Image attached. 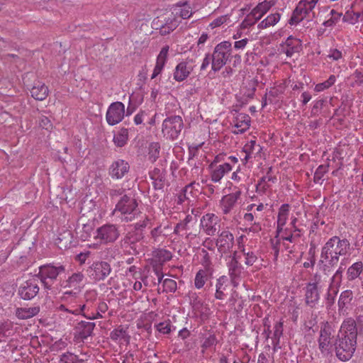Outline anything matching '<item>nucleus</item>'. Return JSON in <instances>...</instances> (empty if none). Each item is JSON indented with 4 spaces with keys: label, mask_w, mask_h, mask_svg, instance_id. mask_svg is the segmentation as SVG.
<instances>
[{
    "label": "nucleus",
    "mask_w": 363,
    "mask_h": 363,
    "mask_svg": "<svg viewBox=\"0 0 363 363\" xmlns=\"http://www.w3.org/2000/svg\"><path fill=\"white\" fill-rule=\"evenodd\" d=\"M84 284V276L81 272L72 274L61 283L62 292L60 299L63 303L56 306L58 313L78 315L84 311L86 305L77 307V302Z\"/></svg>",
    "instance_id": "1"
},
{
    "label": "nucleus",
    "mask_w": 363,
    "mask_h": 363,
    "mask_svg": "<svg viewBox=\"0 0 363 363\" xmlns=\"http://www.w3.org/2000/svg\"><path fill=\"white\" fill-rule=\"evenodd\" d=\"M357 333L354 320L350 318L342 323L335 347L337 357L340 360L347 361L352 357L356 348Z\"/></svg>",
    "instance_id": "2"
},
{
    "label": "nucleus",
    "mask_w": 363,
    "mask_h": 363,
    "mask_svg": "<svg viewBox=\"0 0 363 363\" xmlns=\"http://www.w3.org/2000/svg\"><path fill=\"white\" fill-rule=\"evenodd\" d=\"M350 244L346 240H341L337 236L330 238L322 248L321 261L333 265L339 260V257L345 255Z\"/></svg>",
    "instance_id": "3"
},
{
    "label": "nucleus",
    "mask_w": 363,
    "mask_h": 363,
    "mask_svg": "<svg viewBox=\"0 0 363 363\" xmlns=\"http://www.w3.org/2000/svg\"><path fill=\"white\" fill-rule=\"evenodd\" d=\"M114 213L122 220H133L139 213L136 200L133 197L123 196L117 203Z\"/></svg>",
    "instance_id": "4"
},
{
    "label": "nucleus",
    "mask_w": 363,
    "mask_h": 363,
    "mask_svg": "<svg viewBox=\"0 0 363 363\" xmlns=\"http://www.w3.org/2000/svg\"><path fill=\"white\" fill-rule=\"evenodd\" d=\"M173 19H169L166 23L161 28L160 32L162 35L169 33L174 30L179 24L181 19L190 18L193 14V11L189 4L186 2L177 4L172 9Z\"/></svg>",
    "instance_id": "5"
},
{
    "label": "nucleus",
    "mask_w": 363,
    "mask_h": 363,
    "mask_svg": "<svg viewBox=\"0 0 363 363\" xmlns=\"http://www.w3.org/2000/svg\"><path fill=\"white\" fill-rule=\"evenodd\" d=\"M323 286L321 277L318 274H315L313 278L306 284L303 288L304 298L308 306L313 308L318 303Z\"/></svg>",
    "instance_id": "6"
},
{
    "label": "nucleus",
    "mask_w": 363,
    "mask_h": 363,
    "mask_svg": "<svg viewBox=\"0 0 363 363\" xmlns=\"http://www.w3.org/2000/svg\"><path fill=\"white\" fill-rule=\"evenodd\" d=\"M319 0H301L289 20L291 25H296L303 19L311 20L315 16L314 9Z\"/></svg>",
    "instance_id": "7"
},
{
    "label": "nucleus",
    "mask_w": 363,
    "mask_h": 363,
    "mask_svg": "<svg viewBox=\"0 0 363 363\" xmlns=\"http://www.w3.org/2000/svg\"><path fill=\"white\" fill-rule=\"evenodd\" d=\"M232 51V44L229 41H223L214 48L211 55V69L219 71L228 62Z\"/></svg>",
    "instance_id": "8"
},
{
    "label": "nucleus",
    "mask_w": 363,
    "mask_h": 363,
    "mask_svg": "<svg viewBox=\"0 0 363 363\" xmlns=\"http://www.w3.org/2000/svg\"><path fill=\"white\" fill-rule=\"evenodd\" d=\"M238 162V158L235 156H230L228 161L219 165L209 164L208 169L212 182H220L222 178L230 172L233 167Z\"/></svg>",
    "instance_id": "9"
},
{
    "label": "nucleus",
    "mask_w": 363,
    "mask_h": 363,
    "mask_svg": "<svg viewBox=\"0 0 363 363\" xmlns=\"http://www.w3.org/2000/svg\"><path fill=\"white\" fill-rule=\"evenodd\" d=\"M183 128V121L179 116H171L164 120L162 132L164 137L175 140Z\"/></svg>",
    "instance_id": "10"
},
{
    "label": "nucleus",
    "mask_w": 363,
    "mask_h": 363,
    "mask_svg": "<svg viewBox=\"0 0 363 363\" xmlns=\"http://www.w3.org/2000/svg\"><path fill=\"white\" fill-rule=\"evenodd\" d=\"M119 232L117 227L113 224H106L98 228L94 233V239L97 244H108L117 240Z\"/></svg>",
    "instance_id": "11"
},
{
    "label": "nucleus",
    "mask_w": 363,
    "mask_h": 363,
    "mask_svg": "<svg viewBox=\"0 0 363 363\" xmlns=\"http://www.w3.org/2000/svg\"><path fill=\"white\" fill-rule=\"evenodd\" d=\"M274 5V1L272 0H264L259 2L252 11L247 15L243 23L247 26H252L255 24L262 16L266 14L269 9Z\"/></svg>",
    "instance_id": "12"
},
{
    "label": "nucleus",
    "mask_w": 363,
    "mask_h": 363,
    "mask_svg": "<svg viewBox=\"0 0 363 363\" xmlns=\"http://www.w3.org/2000/svg\"><path fill=\"white\" fill-rule=\"evenodd\" d=\"M64 270L65 268L62 266H43L40 267L38 275L36 277L40 279L45 288L50 289L53 280Z\"/></svg>",
    "instance_id": "13"
},
{
    "label": "nucleus",
    "mask_w": 363,
    "mask_h": 363,
    "mask_svg": "<svg viewBox=\"0 0 363 363\" xmlns=\"http://www.w3.org/2000/svg\"><path fill=\"white\" fill-rule=\"evenodd\" d=\"M125 116V105L120 101L111 104L108 106L106 119L108 125H114L119 123Z\"/></svg>",
    "instance_id": "14"
},
{
    "label": "nucleus",
    "mask_w": 363,
    "mask_h": 363,
    "mask_svg": "<svg viewBox=\"0 0 363 363\" xmlns=\"http://www.w3.org/2000/svg\"><path fill=\"white\" fill-rule=\"evenodd\" d=\"M227 267L231 281L234 286H237L245 272L242 266L238 262L236 252H234L233 255L230 257V260L227 262Z\"/></svg>",
    "instance_id": "15"
},
{
    "label": "nucleus",
    "mask_w": 363,
    "mask_h": 363,
    "mask_svg": "<svg viewBox=\"0 0 363 363\" xmlns=\"http://www.w3.org/2000/svg\"><path fill=\"white\" fill-rule=\"evenodd\" d=\"M196 67L195 61L192 58H186L180 62L175 67L173 77L177 82L186 79Z\"/></svg>",
    "instance_id": "16"
},
{
    "label": "nucleus",
    "mask_w": 363,
    "mask_h": 363,
    "mask_svg": "<svg viewBox=\"0 0 363 363\" xmlns=\"http://www.w3.org/2000/svg\"><path fill=\"white\" fill-rule=\"evenodd\" d=\"M241 194V191L238 189L233 193L225 195L221 198L219 201V208L223 214L228 215L232 212L235 207Z\"/></svg>",
    "instance_id": "17"
},
{
    "label": "nucleus",
    "mask_w": 363,
    "mask_h": 363,
    "mask_svg": "<svg viewBox=\"0 0 363 363\" xmlns=\"http://www.w3.org/2000/svg\"><path fill=\"white\" fill-rule=\"evenodd\" d=\"M345 21L354 24L363 20V0H355L343 17Z\"/></svg>",
    "instance_id": "18"
},
{
    "label": "nucleus",
    "mask_w": 363,
    "mask_h": 363,
    "mask_svg": "<svg viewBox=\"0 0 363 363\" xmlns=\"http://www.w3.org/2000/svg\"><path fill=\"white\" fill-rule=\"evenodd\" d=\"M38 278L33 277L21 284L18 293L21 297L25 300L34 298L39 291L38 285Z\"/></svg>",
    "instance_id": "19"
},
{
    "label": "nucleus",
    "mask_w": 363,
    "mask_h": 363,
    "mask_svg": "<svg viewBox=\"0 0 363 363\" xmlns=\"http://www.w3.org/2000/svg\"><path fill=\"white\" fill-rule=\"evenodd\" d=\"M111 267L106 262H96L89 268L90 277L96 281L104 279L111 272Z\"/></svg>",
    "instance_id": "20"
},
{
    "label": "nucleus",
    "mask_w": 363,
    "mask_h": 363,
    "mask_svg": "<svg viewBox=\"0 0 363 363\" xmlns=\"http://www.w3.org/2000/svg\"><path fill=\"white\" fill-rule=\"evenodd\" d=\"M281 52L286 54V57H291L295 54L301 52L302 50V42L299 38L290 35L281 44Z\"/></svg>",
    "instance_id": "21"
},
{
    "label": "nucleus",
    "mask_w": 363,
    "mask_h": 363,
    "mask_svg": "<svg viewBox=\"0 0 363 363\" xmlns=\"http://www.w3.org/2000/svg\"><path fill=\"white\" fill-rule=\"evenodd\" d=\"M234 238L233 234L228 231H223L218 236L216 242V246L218 252L221 255L229 252L233 247Z\"/></svg>",
    "instance_id": "22"
},
{
    "label": "nucleus",
    "mask_w": 363,
    "mask_h": 363,
    "mask_svg": "<svg viewBox=\"0 0 363 363\" xmlns=\"http://www.w3.org/2000/svg\"><path fill=\"white\" fill-rule=\"evenodd\" d=\"M130 166L127 161L118 159L112 162L109 167V174L115 179H122L129 171Z\"/></svg>",
    "instance_id": "23"
},
{
    "label": "nucleus",
    "mask_w": 363,
    "mask_h": 363,
    "mask_svg": "<svg viewBox=\"0 0 363 363\" xmlns=\"http://www.w3.org/2000/svg\"><path fill=\"white\" fill-rule=\"evenodd\" d=\"M333 342L330 329L328 327L322 328L318 339V347L321 352L324 354H329L333 349Z\"/></svg>",
    "instance_id": "24"
},
{
    "label": "nucleus",
    "mask_w": 363,
    "mask_h": 363,
    "mask_svg": "<svg viewBox=\"0 0 363 363\" xmlns=\"http://www.w3.org/2000/svg\"><path fill=\"white\" fill-rule=\"evenodd\" d=\"M219 219L213 213H207L201 219V226L208 235H213L218 229Z\"/></svg>",
    "instance_id": "25"
},
{
    "label": "nucleus",
    "mask_w": 363,
    "mask_h": 363,
    "mask_svg": "<svg viewBox=\"0 0 363 363\" xmlns=\"http://www.w3.org/2000/svg\"><path fill=\"white\" fill-rule=\"evenodd\" d=\"M233 130L235 134H241L249 129L250 118L245 113H238L233 121Z\"/></svg>",
    "instance_id": "26"
},
{
    "label": "nucleus",
    "mask_w": 363,
    "mask_h": 363,
    "mask_svg": "<svg viewBox=\"0 0 363 363\" xmlns=\"http://www.w3.org/2000/svg\"><path fill=\"white\" fill-rule=\"evenodd\" d=\"M291 207L287 203L282 204L278 211L277 214V233H281L286 228L285 225L289 220Z\"/></svg>",
    "instance_id": "27"
},
{
    "label": "nucleus",
    "mask_w": 363,
    "mask_h": 363,
    "mask_svg": "<svg viewBox=\"0 0 363 363\" xmlns=\"http://www.w3.org/2000/svg\"><path fill=\"white\" fill-rule=\"evenodd\" d=\"M112 340L118 343L128 344L130 341V336L128 334L126 329L122 326H119L114 329L110 334Z\"/></svg>",
    "instance_id": "28"
},
{
    "label": "nucleus",
    "mask_w": 363,
    "mask_h": 363,
    "mask_svg": "<svg viewBox=\"0 0 363 363\" xmlns=\"http://www.w3.org/2000/svg\"><path fill=\"white\" fill-rule=\"evenodd\" d=\"M48 88L40 82H37L30 90L31 96L36 100L43 101L48 94Z\"/></svg>",
    "instance_id": "29"
},
{
    "label": "nucleus",
    "mask_w": 363,
    "mask_h": 363,
    "mask_svg": "<svg viewBox=\"0 0 363 363\" xmlns=\"http://www.w3.org/2000/svg\"><path fill=\"white\" fill-rule=\"evenodd\" d=\"M228 284V279L225 276H222L217 279L215 293V297L217 299L223 300L225 298L226 295L225 291L226 290Z\"/></svg>",
    "instance_id": "30"
},
{
    "label": "nucleus",
    "mask_w": 363,
    "mask_h": 363,
    "mask_svg": "<svg viewBox=\"0 0 363 363\" xmlns=\"http://www.w3.org/2000/svg\"><path fill=\"white\" fill-rule=\"evenodd\" d=\"M281 19V13L275 12L268 15L264 20L259 23L257 27L259 29H266L275 26Z\"/></svg>",
    "instance_id": "31"
},
{
    "label": "nucleus",
    "mask_w": 363,
    "mask_h": 363,
    "mask_svg": "<svg viewBox=\"0 0 363 363\" xmlns=\"http://www.w3.org/2000/svg\"><path fill=\"white\" fill-rule=\"evenodd\" d=\"M39 312V308L37 307H29V308H18L16 311V315L19 319H28Z\"/></svg>",
    "instance_id": "32"
},
{
    "label": "nucleus",
    "mask_w": 363,
    "mask_h": 363,
    "mask_svg": "<svg viewBox=\"0 0 363 363\" xmlns=\"http://www.w3.org/2000/svg\"><path fill=\"white\" fill-rule=\"evenodd\" d=\"M363 271V263L357 262L352 264L347 269V275L349 280L357 279Z\"/></svg>",
    "instance_id": "33"
},
{
    "label": "nucleus",
    "mask_w": 363,
    "mask_h": 363,
    "mask_svg": "<svg viewBox=\"0 0 363 363\" xmlns=\"http://www.w3.org/2000/svg\"><path fill=\"white\" fill-rule=\"evenodd\" d=\"M128 140V132L125 128L119 130L114 134L113 143L117 147L124 146Z\"/></svg>",
    "instance_id": "34"
},
{
    "label": "nucleus",
    "mask_w": 363,
    "mask_h": 363,
    "mask_svg": "<svg viewBox=\"0 0 363 363\" xmlns=\"http://www.w3.org/2000/svg\"><path fill=\"white\" fill-rule=\"evenodd\" d=\"M16 333L13 324L11 322H6L0 325V341L4 338L13 335Z\"/></svg>",
    "instance_id": "35"
},
{
    "label": "nucleus",
    "mask_w": 363,
    "mask_h": 363,
    "mask_svg": "<svg viewBox=\"0 0 363 363\" xmlns=\"http://www.w3.org/2000/svg\"><path fill=\"white\" fill-rule=\"evenodd\" d=\"M256 148H258V152H259L261 150L259 145H257L256 141L254 140H251L244 145L242 150L245 153V156L243 160L245 162H247L250 158L252 157L254 151L256 150Z\"/></svg>",
    "instance_id": "36"
},
{
    "label": "nucleus",
    "mask_w": 363,
    "mask_h": 363,
    "mask_svg": "<svg viewBox=\"0 0 363 363\" xmlns=\"http://www.w3.org/2000/svg\"><path fill=\"white\" fill-rule=\"evenodd\" d=\"M126 276L128 277H132L135 280L133 284V289L135 291H140L142 289V283L138 279H140L141 274L140 273L137 272V268L135 266H131L128 270L126 272Z\"/></svg>",
    "instance_id": "37"
},
{
    "label": "nucleus",
    "mask_w": 363,
    "mask_h": 363,
    "mask_svg": "<svg viewBox=\"0 0 363 363\" xmlns=\"http://www.w3.org/2000/svg\"><path fill=\"white\" fill-rule=\"evenodd\" d=\"M209 272L210 271L206 269L199 270L194 279V285L196 289H200L205 285Z\"/></svg>",
    "instance_id": "38"
},
{
    "label": "nucleus",
    "mask_w": 363,
    "mask_h": 363,
    "mask_svg": "<svg viewBox=\"0 0 363 363\" xmlns=\"http://www.w3.org/2000/svg\"><path fill=\"white\" fill-rule=\"evenodd\" d=\"M352 299V292L350 290L344 291L341 293L339 301L338 306L340 308H344Z\"/></svg>",
    "instance_id": "39"
},
{
    "label": "nucleus",
    "mask_w": 363,
    "mask_h": 363,
    "mask_svg": "<svg viewBox=\"0 0 363 363\" xmlns=\"http://www.w3.org/2000/svg\"><path fill=\"white\" fill-rule=\"evenodd\" d=\"M335 82L336 77L335 75H330L325 82L317 84L314 89L317 92L323 91L333 86Z\"/></svg>",
    "instance_id": "40"
},
{
    "label": "nucleus",
    "mask_w": 363,
    "mask_h": 363,
    "mask_svg": "<svg viewBox=\"0 0 363 363\" xmlns=\"http://www.w3.org/2000/svg\"><path fill=\"white\" fill-rule=\"evenodd\" d=\"M199 255L201 257L200 263L203 267V269L211 271V260L208 252L206 250L202 249Z\"/></svg>",
    "instance_id": "41"
},
{
    "label": "nucleus",
    "mask_w": 363,
    "mask_h": 363,
    "mask_svg": "<svg viewBox=\"0 0 363 363\" xmlns=\"http://www.w3.org/2000/svg\"><path fill=\"white\" fill-rule=\"evenodd\" d=\"M169 49V48L168 45H166L161 49L160 53L157 57L156 64L164 67L167 60Z\"/></svg>",
    "instance_id": "42"
},
{
    "label": "nucleus",
    "mask_w": 363,
    "mask_h": 363,
    "mask_svg": "<svg viewBox=\"0 0 363 363\" xmlns=\"http://www.w3.org/2000/svg\"><path fill=\"white\" fill-rule=\"evenodd\" d=\"M330 17L324 21L323 25L326 27H330L335 25L341 18L342 13L335 10H331L330 13Z\"/></svg>",
    "instance_id": "43"
},
{
    "label": "nucleus",
    "mask_w": 363,
    "mask_h": 363,
    "mask_svg": "<svg viewBox=\"0 0 363 363\" xmlns=\"http://www.w3.org/2000/svg\"><path fill=\"white\" fill-rule=\"evenodd\" d=\"M81 325L84 327V329L79 333V335L82 338H86L91 335L95 324L94 323L87 322L82 323Z\"/></svg>",
    "instance_id": "44"
},
{
    "label": "nucleus",
    "mask_w": 363,
    "mask_h": 363,
    "mask_svg": "<svg viewBox=\"0 0 363 363\" xmlns=\"http://www.w3.org/2000/svg\"><path fill=\"white\" fill-rule=\"evenodd\" d=\"M155 256L158 259L160 262H166L172 258V253L164 249H160L155 252Z\"/></svg>",
    "instance_id": "45"
},
{
    "label": "nucleus",
    "mask_w": 363,
    "mask_h": 363,
    "mask_svg": "<svg viewBox=\"0 0 363 363\" xmlns=\"http://www.w3.org/2000/svg\"><path fill=\"white\" fill-rule=\"evenodd\" d=\"M160 146L157 143H152L149 146V156L152 161L159 157Z\"/></svg>",
    "instance_id": "46"
},
{
    "label": "nucleus",
    "mask_w": 363,
    "mask_h": 363,
    "mask_svg": "<svg viewBox=\"0 0 363 363\" xmlns=\"http://www.w3.org/2000/svg\"><path fill=\"white\" fill-rule=\"evenodd\" d=\"M228 20V16H221L213 20L210 24L209 27L211 29H214L216 28L220 27L223 24L227 23Z\"/></svg>",
    "instance_id": "47"
},
{
    "label": "nucleus",
    "mask_w": 363,
    "mask_h": 363,
    "mask_svg": "<svg viewBox=\"0 0 363 363\" xmlns=\"http://www.w3.org/2000/svg\"><path fill=\"white\" fill-rule=\"evenodd\" d=\"M242 252L245 257V264L247 266H252L256 262L257 256L252 252H246L244 248L242 250Z\"/></svg>",
    "instance_id": "48"
},
{
    "label": "nucleus",
    "mask_w": 363,
    "mask_h": 363,
    "mask_svg": "<svg viewBox=\"0 0 363 363\" xmlns=\"http://www.w3.org/2000/svg\"><path fill=\"white\" fill-rule=\"evenodd\" d=\"M59 363H77V357L72 353L63 354Z\"/></svg>",
    "instance_id": "49"
},
{
    "label": "nucleus",
    "mask_w": 363,
    "mask_h": 363,
    "mask_svg": "<svg viewBox=\"0 0 363 363\" xmlns=\"http://www.w3.org/2000/svg\"><path fill=\"white\" fill-rule=\"evenodd\" d=\"M163 286L165 287V291L169 292H174L177 289V283L171 279H165L163 281Z\"/></svg>",
    "instance_id": "50"
},
{
    "label": "nucleus",
    "mask_w": 363,
    "mask_h": 363,
    "mask_svg": "<svg viewBox=\"0 0 363 363\" xmlns=\"http://www.w3.org/2000/svg\"><path fill=\"white\" fill-rule=\"evenodd\" d=\"M157 330L162 334H168L171 331L170 324L167 322L160 323L156 325Z\"/></svg>",
    "instance_id": "51"
},
{
    "label": "nucleus",
    "mask_w": 363,
    "mask_h": 363,
    "mask_svg": "<svg viewBox=\"0 0 363 363\" xmlns=\"http://www.w3.org/2000/svg\"><path fill=\"white\" fill-rule=\"evenodd\" d=\"M216 342L217 340L216 336L213 335H211L208 337H206L202 344V347L203 349H208L215 345L216 344Z\"/></svg>",
    "instance_id": "52"
},
{
    "label": "nucleus",
    "mask_w": 363,
    "mask_h": 363,
    "mask_svg": "<svg viewBox=\"0 0 363 363\" xmlns=\"http://www.w3.org/2000/svg\"><path fill=\"white\" fill-rule=\"evenodd\" d=\"M283 325L284 322L280 320L277 322L274 327V335L277 339H279L283 334Z\"/></svg>",
    "instance_id": "53"
},
{
    "label": "nucleus",
    "mask_w": 363,
    "mask_h": 363,
    "mask_svg": "<svg viewBox=\"0 0 363 363\" xmlns=\"http://www.w3.org/2000/svg\"><path fill=\"white\" fill-rule=\"evenodd\" d=\"M328 57L334 61H337L342 57V54L341 51L337 49H330Z\"/></svg>",
    "instance_id": "54"
},
{
    "label": "nucleus",
    "mask_w": 363,
    "mask_h": 363,
    "mask_svg": "<svg viewBox=\"0 0 363 363\" xmlns=\"http://www.w3.org/2000/svg\"><path fill=\"white\" fill-rule=\"evenodd\" d=\"M294 306L295 307V309L291 311V308H288V312L291 315L293 321H296L298 317L300 303H298L297 301H294Z\"/></svg>",
    "instance_id": "55"
},
{
    "label": "nucleus",
    "mask_w": 363,
    "mask_h": 363,
    "mask_svg": "<svg viewBox=\"0 0 363 363\" xmlns=\"http://www.w3.org/2000/svg\"><path fill=\"white\" fill-rule=\"evenodd\" d=\"M39 125L41 128H43L45 130H49V129L52 128V124L50 120L45 116H42L40 118Z\"/></svg>",
    "instance_id": "56"
},
{
    "label": "nucleus",
    "mask_w": 363,
    "mask_h": 363,
    "mask_svg": "<svg viewBox=\"0 0 363 363\" xmlns=\"http://www.w3.org/2000/svg\"><path fill=\"white\" fill-rule=\"evenodd\" d=\"M150 224V220L145 217L143 220L135 223V228L138 230H143Z\"/></svg>",
    "instance_id": "57"
},
{
    "label": "nucleus",
    "mask_w": 363,
    "mask_h": 363,
    "mask_svg": "<svg viewBox=\"0 0 363 363\" xmlns=\"http://www.w3.org/2000/svg\"><path fill=\"white\" fill-rule=\"evenodd\" d=\"M287 228H285L281 233H277L278 235L283 240L292 242L294 237L291 233L286 232Z\"/></svg>",
    "instance_id": "58"
},
{
    "label": "nucleus",
    "mask_w": 363,
    "mask_h": 363,
    "mask_svg": "<svg viewBox=\"0 0 363 363\" xmlns=\"http://www.w3.org/2000/svg\"><path fill=\"white\" fill-rule=\"evenodd\" d=\"M248 43L247 38H244L240 40L235 41L234 43V48L238 50H242L245 48Z\"/></svg>",
    "instance_id": "59"
},
{
    "label": "nucleus",
    "mask_w": 363,
    "mask_h": 363,
    "mask_svg": "<svg viewBox=\"0 0 363 363\" xmlns=\"http://www.w3.org/2000/svg\"><path fill=\"white\" fill-rule=\"evenodd\" d=\"M96 292L94 290L87 291L84 294V298L86 302L92 301L96 299Z\"/></svg>",
    "instance_id": "60"
},
{
    "label": "nucleus",
    "mask_w": 363,
    "mask_h": 363,
    "mask_svg": "<svg viewBox=\"0 0 363 363\" xmlns=\"http://www.w3.org/2000/svg\"><path fill=\"white\" fill-rule=\"evenodd\" d=\"M164 67V66L155 64L152 74L151 75V79H155L159 74H160Z\"/></svg>",
    "instance_id": "61"
},
{
    "label": "nucleus",
    "mask_w": 363,
    "mask_h": 363,
    "mask_svg": "<svg viewBox=\"0 0 363 363\" xmlns=\"http://www.w3.org/2000/svg\"><path fill=\"white\" fill-rule=\"evenodd\" d=\"M255 212L245 213L243 216V219H244L245 222L252 224L255 219Z\"/></svg>",
    "instance_id": "62"
},
{
    "label": "nucleus",
    "mask_w": 363,
    "mask_h": 363,
    "mask_svg": "<svg viewBox=\"0 0 363 363\" xmlns=\"http://www.w3.org/2000/svg\"><path fill=\"white\" fill-rule=\"evenodd\" d=\"M211 62V56H210L209 55H206L203 60L201 65V70L206 69L208 67V65H210Z\"/></svg>",
    "instance_id": "63"
},
{
    "label": "nucleus",
    "mask_w": 363,
    "mask_h": 363,
    "mask_svg": "<svg viewBox=\"0 0 363 363\" xmlns=\"http://www.w3.org/2000/svg\"><path fill=\"white\" fill-rule=\"evenodd\" d=\"M208 38V35L206 33H203L201 36L199 38L197 45L198 46L203 45L204 43L206 42V40Z\"/></svg>",
    "instance_id": "64"
}]
</instances>
